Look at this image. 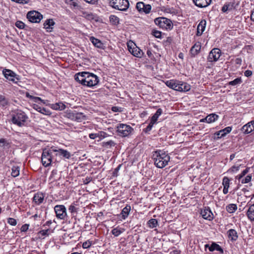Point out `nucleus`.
Instances as JSON below:
<instances>
[{
	"mask_svg": "<svg viewBox=\"0 0 254 254\" xmlns=\"http://www.w3.org/2000/svg\"><path fill=\"white\" fill-rule=\"evenodd\" d=\"M155 165L159 168L166 166L170 161V156L165 151L158 150L155 151L152 156Z\"/></svg>",
	"mask_w": 254,
	"mask_h": 254,
	"instance_id": "f257e3e1",
	"label": "nucleus"
},
{
	"mask_svg": "<svg viewBox=\"0 0 254 254\" xmlns=\"http://www.w3.org/2000/svg\"><path fill=\"white\" fill-rule=\"evenodd\" d=\"M110 6L121 11H126L129 7L128 0H109Z\"/></svg>",
	"mask_w": 254,
	"mask_h": 254,
	"instance_id": "f03ea898",
	"label": "nucleus"
},
{
	"mask_svg": "<svg viewBox=\"0 0 254 254\" xmlns=\"http://www.w3.org/2000/svg\"><path fill=\"white\" fill-rule=\"evenodd\" d=\"M27 119L28 117L25 113L20 111L12 116L11 120L14 124L19 127H22Z\"/></svg>",
	"mask_w": 254,
	"mask_h": 254,
	"instance_id": "7ed1b4c3",
	"label": "nucleus"
},
{
	"mask_svg": "<svg viewBox=\"0 0 254 254\" xmlns=\"http://www.w3.org/2000/svg\"><path fill=\"white\" fill-rule=\"evenodd\" d=\"M53 160H54V155L50 153L49 149L45 148L43 149L41 157L43 165L45 167L50 166Z\"/></svg>",
	"mask_w": 254,
	"mask_h": 254,
	"instance_id": "20e7f679",
	"label": "nucleus"
},
{
	"mask_svg": "<svg viewBox=\"0 0 254 254\" xmlns=\"http://www.w3.org/2000/svg\"><path fill=\"white\" fill-rule=\"evenodd\" d=\"M118 134L122 137H126L129 135L133 129L129 125L119 124L117 127Z\"/></svg>",
	"mask_w": 254,
	"mask_h": 254,
	"instance_id": "39448f33",
	"label": "nucleus"
},
{
	"mask_svg": "<svg viewBox=\"0 0 254 254\" xmlns=\"http://www.w3.org/2000/svg\"><path fill=\"white\" fill-rule=\"evenodd\" d=\"M75 80L84 86L89 87V72L83 71L76 73L74 75Z\"/></svg>",
	"mask_w": 254,
	"mask_h": 254,
	"instance_id": "423d86ee",
	"label": "nucleus"
},
{
	"mask_svg": "<svg viewBox=\"0 0 254 254\" xmlns=\"http://www.w3.org/2000/svg\"><path fill=\"white\" fill-rule=\"evenodd\" d=\"M65 117L71 120L81 122L86 119V116L81 112H77L75 111H67L65 113Z\"/></svg>",
	"mask_w": 254,
	"mask_h": 254,
	"instance_id": "0eeeda50",
	"label": "nucleus"
},
{
	"mask_svg": "<svg viewBox=\"0 0 254 254\" xmlns=\"http://www.w3.org/2000/svg\"><path fill=\"white\" fill-rule=\"evenodd\" d=\"M155 23L160 28L166 29H171L173 28V24L172 21L165 17H158L154 20Z\"/></svg>",
	"mask_w": 254,
	"mask_h": 254,
	"instance_id": "6e6552de",
	"label": "nucleus"
},
{
	"mask_svg": "<svg viewBox=\"0 0 254 254\" xmlns=\"http://www.w3.org/2000/svg\"><path fill=\"white\" fill-rule=\"evenodd\" d=\"M27 18L32 23H39L43 18V15L36 11H31L27 13Z\"/></svg>",
	"mask_w": 254,
	"mask_h": 254,
	"instance_id": "1a4fd4ad",
	"label": "nucleus"
},
{
	"mask_svg": "<svg viewBox=\"0 0 254 254\" xmlns=\"http://www.w3.org/2000/svg\"><path fill=\"white\" fill-rule=\"evenodd\" d=\"M54 210L58 218L64 220L67 216L66 209L63 205H57L54 207Z\"/></svg>",
	"mask_w": 254,
	"mask_h": 254,
	"instance_id": "9d476101",
	"label": "nucleus"
},
{
	"mask_svg": "<svg viewBox=\"0 0 254 254\" xmlns=\"http://www.w3.org/2000/svg\"><path fill=\"white\" fill-rule=\"evenodd\" d=\"M221 50L218 48H213L209 53L207 57L208 62H216L221 56Z\"/></svg>",
	"mask_w": 254,
	"mask_h": 254,
	"instance_id": "9b49d317",
	"label": "nucleus"
},
{
	"mask_svg": "<svg viewBox=\"0 0 254 254\" xmlns=\"http://www.w3.org/2000/svg\"><path fill=\"white\" fill-rule=\"evenodd\" d=\"M200 214L205 219L210 221L213 219V214L209 207H205L203 210H201Z\"/></svg>",
	"mask_w": 254,
	"mask_h": 254,
	"instance_id": "f8f14e48",
	"label": "nucleus"
},
{
	"mask_svg": "<svg viewBox=\"0 0 254 254\" xmlns=\"http://www.w3.org/2000/svg\"><path fill=\"white\" fill-rule=\"evenodd\" d=\"M44 194L41 192H38L34 194L32 198L33 202L37 205L43 203L44 199Z\"/></svg>",
	"mask_w": 254,
	"mask_h": 254,
	"instance_id": "ddd939ff",
	"label": "nucleus"
},
{
	"mask_svg": "<svg viewBox=\"0 0 254 254\" xmlns=\"http://www.w3.org/2000/svg\"><path fill=\"white\" fill-rule=\"evenodd\" d=\"M2 73L4 76L8 80L12 81L13 82H16L15 81V77L16 74L11 70L8 69H4L2 70Z\"/></svg>",
	"mask_w": 254,
	"mask_h": 254,
	"instance_id": "4468645a",
	"label": "nucleus"
},
{
	"mask_svg": "<svg viewBox=\"0 0 254 254\" xmlns=\"http://www.w3.org/2000/svg\"><path fill=\"white\" fill-rule=\"evenodd\" d=\"M128 49L129 52L134 56L136 57H141L143 53L138 47H135L131 48L129 45H127Z\"/></svg>",
	"mask_w": 254,
	"mask_h": 254,
	"instance_id": "2eb2a0df",
	"label": "nucleus"
},
{
	"mask_svg": "<svg viewBox=\"0 0 254 254\" xmlns=\"http://www.w3.org/2000/svg\"><path fill=\"white\" fill-rule=\"evenodd\" d=\"M90 80L88 81L89 87H93L98 84L99 82V77L95 74L89 72Z\"/></svg>",
	"mask_w": 254,
	"mask_h": 254,
	"instance_id": "dca6fc26",
	"label": "nucleus"
},
{
	"mask_svg": "<svg viewBox=\"0 0 254 254\" xmlns=\"http://www.w3.org/2000/svg\"><path fill=\"white\" fill-rule=\"evenodd\" d=\"M196 6L199 7H206L211 2V0H192Z\"/></svg>",
	"mask_w": 254,
	"mask_h": 254,
	"instance_id": "f3484780",
	"label": "nucleus"
},
{
	"mask_svg": "<svg viewBox=\"0 0 254 254\" xmlns=\"http://www.w3.org/2000/svg\"><path fill=\"white\" fill-rule=\"evenodd\" d=\"M232 130V127H228L225 128L221 129L214 133L215 135L217 136V138H221L222 137L225 136L227 134L231 132Z\"/></svg>",
	"mask_w": 254,
	"mask_h": 254,
	"instance_id": "a211bd4d",
	"label": "nucleus"
},
{
	"mask_svg": "<svg viewBox=\"0 0 254 254\" xmlns=\"http://www.w3.org/2000/svg\"><path fill=\"white\" fill-rule=\"evenodd\" d=\"M90 41L95 47L103 50L105 49V46L100 40L94 37H90Z\"/></svg>",
	"mask_w": 254,
	"mask_h": 254,
	"instance_id": "6ab92c4d",
	"label": "nucleus"
},
{
	"mask_svg": "<svg viewBox=\"0 0 254 254\" xmlns=\"http://www.w3.org/2000/svg\"><path fill=\"white\" fill-rule=\"evenodd\" d=\"M235 8L234 2H227L222 7L221 10L223 12L227 13L232 11Z\"/></svg>",
	"mask_w": 254,
	"mask_h": 254,
	"instance_id": "aec40b11",
	"label": "nucleus"
},
{
	"mask_svg": "<svg viewBox=\"0 0 254 254\" xmlns=\"http://www.w3.org/2000/svg\"><path fill=\"white\" fill-rule=\"evenodd\" d=\"M201 49L199 43H195L190 49V52L192 56L195 57L197 55Z\"/></svg>",
	"mask_w": 254,
	"mask_h": 254,
	"instance_id": "412c9836",
	"label": "nucleus"
},
{
	"mask_svg": "<svg viewBox=\"0 0 254 254\" xmlns=\"http://www.w3.org/2000/svg\"><path fill=\"white\" fill-rule=\"evenodd\" d=\"M206 25L205 20H201L197 26L196 35L199 36L201 35L203 32L204 31Z\"/></svg>",
	"mask_w": 254,
	"mask_h": 254,
	"instance_id": "4be33fe9",
	"label": "nucleus"
},
{
	"mask_svg": "<svg viewBox=\"0 0 254 254\" xmlns=\"http://www.w3.org/2000/svg\"><path fill=\"white\" fill-rule=\"evenodd\" d=\"M227 234L229 238L233 242L236 241L238 238L237 232L235 229H230L228 231Z\"/></svg>",
	"mask_w": 254,
	"mask_h": 254,
	"instance_id": "5701e85b",
	"label": "nucleus"
},
{
	"mask_svg": "<svg viewBox=\"0 0 254 254\" xmlns=\"http://www.w3.org/2000/svg\"><path fill=\"white\" fill-rule=\"evenodd\" d=\"M55 23L52 19H49L45 21L44 23V28L47 29V31H51L50 29H53V26Z\"/></svg>",
	"mask_w": 254,
	"mask_h": 254,
	"instance_id": "b1692460",
	"label": "nucleus"
},
{
	"mask_svg": "<svg viewBox=\"0 0 254 254\" xmlns=\"http://www.w3.org/2000/svg\"><path fill=\"white\" fill-rule=\"evenodd\" d=\"M180 92H187L190 89V86L186 82L179 81Z\"/></svg>",
	"mask_w": 254,
	"mask_h": 254,
	"instance_id": "393cba45",
	"label": "nucleus"
},
{
	"mask_svg": "<svg viewBox=\"0 0 254 254\" xmlns=\"http://www.w3.org/2000/svg\"><path fill=\"white\" fill-rule=\"evenodd\" d=\"M58 153L59 154L60 158L69 159L71 156L70 152L66 150L59 148V151H58Z\"/></svg>",
	"mask_w": 254,
	"mask_h": 254,
	"instance_id": "a878e982",
	"label": "nucleus"
},
{
	"mask_svg": "<svg viewBox=\"0 0 254 254\" xmlns=\"http://www.w3.org/2000/svg\"><path fill=\"white\" fill-rule=\"evenodd\" d=\"M254 130V128H253L252 125L250 122L248 123L246 125H244L241 128V130L244 133H249L251 132L253 130Z\"/></svg>",
	"mask_w": 254,
	"mask_h": 254,
	"instance_id": "bb28decb",
	"label": "nucleus"
},
{
	"mask_svg": "<svg viewBox=\"0 0 254 254\" xmlns=\"http://www.w3.org/2000/svg\"><path fill=\"white\" fill-rule=\"evenodd\" d=\"M209 250L210 252H213L215 250L219 251L221 254H223L224 251L222 248L217 244L213 242L209 248Z\"/></svg>",
	"mask_w": 254,
	"mask_h": 254,
	"instance_id": "cd10ccee",
	"label": "nucleus"
},
{
	"mask_svg": "<svg viewBox=\"0 0 254 254\" xmlns=\"http://www.w3.org/2000/svg\"><path fill=\"white\" fill-rule=\"evenodd\" d=\"M218 116L215 114H211L205 117V121L208 123L214 122L218 118Z\"/></svg>",
	"mask_w": 254,
	"mask_h": 254,
	"instance_id": "c85d7f7f",
	"label": "nucleus"
},
{
	"mask_svg": "<svg viewBox=\"0 0 254 254\" xmlns=\"http://www.w3.org/2000/svg\"><path fill=\"white\" fill-rule=\"evenodd\" d=\"M131 208L130 205H127L125 207H124L121 212L122 218L123 219H125L129 215V212L130 211Z\"/></svg>",
	"mask_w": 254,
	"mask_h": 254,
	"instance_id": "c756f323",
	"label": "nucleus"
},
{
	"mask_svg": "<svg viewBox=\"0 0 254 254\" xmlns=\"http://www.w3.org/2000/svg\"><path fill=\"white\" fill-rule=\"evenodd\" d=\"M34 108L39 112L46 115L50 114V111L45 108H42L38 105H34Z\"/></svg>",
	"mask_w": 254,
	"mask_h": 254,
	"instance_id": "7c9ffc66",
	"label": "nucleus"
},
{
	"mask_svg": "<svg viewBox=\"0 0 254 254\" xmlns=\"http://www.w3.org/2000/svg\"><path fill=\"white\" fill-rule=\"evenodd\" d=\"M247 216L251 221H254V204L250 206L247 211Z\"/></svg>",
	"mask_w": 254,
	"mask_h": 254,
	"instance_id": "2f4dec72",
	"label": "nucleus"
},
{
	"mask_svg": "<svg viewBox=\"0 0 254 254\" xmlns=\"http://www.w3.org/2000/svg\"><path fill=\"white\" fill-rule=\"evenodd\" d=\"M65 105L61 102L57 103L54 104H52V109L56 110H64L65 108Z\"/></svg>",
	"mask_w": 254,
	"mask_h": 254,
	"instance_id": "473e14b6",
	"label": "nucleus"
},
{
	"mask_svg": "<svg viewBox=\"0 0 254 254\" xmlns=\"http://www.w3.org/2000/svg\"><path fill=\"white\" fill-rule=\"evenodd\" d=\"M162 113V110L161 108L158 109L156 112L154 114V115L151 117L150 122L153 124H155L159 116L161 115Z\"/></svg>",
	"mask_w": 254,
	"mask_h": 254,
	"instance_id": "72a5a7b5",
	"label": "nucleus"
},
{
	"mask_svg": "<svg viewBox=\"0 0 254 254\" xmlns=\"http://www.w3.org/2000/svg\"><path fill=\"white\" fill-rule=\"evenodd\" d=\"M9 100L4 96L0 95V107H5L8 104Z\"/></svg>",
	"mask_w": 254,
	"mask_h": 254,
	"instance_id": "f704fd0d",
	"label": "nucleus"
},
{
	"mask_svg": "<svg viewBox=\"0 0 254 254\" xmlns=\"http://www.w3.org/2000/svg\"><path fill=\"white\" fill-rule=\"evenodd\" d=\"M20 167L19 166H13L11 168V175L13 177H16L19 175Z\"/></svg>",
	"mask_w": 254,
	"mask_h": 254,
	"instance_id": "c9c22d12",
	"label": "nucleus"
},
{
	"mask_svg": "<svg viewBox=\"0 0 254 254\" xmlns=\"http://www.w3.org/2000/svg\"><path fill=\"white\" fill-rule=\"evenodd\" d=\"M148 225L149 227L154 228L158 225V221L156 219H151L148 221Z\"/></svg>",
	"mask_w": 254,
	"mask_h": 254,
	"instance_id": "e433bc0d",
	"label": "nucleus"
},
{
	"mask_svg": "<svg viewBox=\"0 0 254 254\" xmlns=\"http://www.w3.org/2000/svg\"><path fill=\"white\" fill-rule=\"evenodd\" d=\"M237 208V205L235 204H230L226 208V210L230 213H233Z\"/></svg>",
	"mask_w": 254,
	"mask_h": 254,
	"instance_id": "4c0bfd02",
	"label": "nucleus"
},
{
	"mask_svg": "<svg viewBox=\"0 0 254 254\" xmlns=\"http://www.w3.org/2000/svg\"><path fill=\"white\" fill-rule=\"evenodd\" d=\"M177 80H170L166 81L165 83L169 88L174 89H175L174 86L177 82Z\"/></svg>",
	"mask_w": 254,
	"mask_h": 254,
	"instance_id": "58836bf2",
	"label": "nucleus"
},
{
	"mask_svg": "<svg viewBox=\"0 0 254 254\" xmlns=\"http://www.w3.org/2000/svg\"><path fill=\"white\" fill-rule=\"evenodd\" d=\"M109 19H110V22L114 25H116L119 23V21H120L119 18L115 15H110V16L109 17Z\"/></svg>",
	"mask_w": 254,
	"mask_h": 254,
	"instance_id": "ea45409f",
	"label": "nucleus"
},
{
	"mask_svg": "<svg viewBox=\"0 0 254 254\" xmlns=\"http://www.w3.org/2000/svg\"><path fill=\"white\" fill-rule=\"evenodd\" d=\"M116 145V143L113 140H109L108 141H104L102 143V146L104 147H111L114 146Z\"/></svg>",
	"mask_w": 254,
	"mask_h": 254,
	"instance_id": "a19ab883",
	"label": "nucleus"
},
{
	"mask_svg": "<svg viewBox=\"0 0 254 254\" xmlns=\"http://www.w3.org/2000/svg\"><path fill=\"white\" fill-rule=\"evenodd\" d=\"M58 151H59V149H57L54 146H52L49 149V151H50V153L54 155V158L55 157L59 156V154L58 153Z\"/></svg>",
	"mask_w": 254,
	"mask_h": 254,
	"instance_id": "79ce46f5",
	"label": "nucleus"
},
{
	"mask_svg": "<svg viewBox=\"0 0 254 254\" xmlns=\"http://www.w3.org/2000/svg\"><path fill=\"white\" fill-rule=\"evenodd\" d=\"M9 146V143L7 142L5 139H0V147L4 148L5 147L8 148Z\"/></svg>",
	"mask_w": 254,
	"mask_h": 254,
	"instance_id": "37998d69",
	"label": "nucleus"
},
{
	"mask_svg": "<svg viewBox=\"0 0 254 254\" xmlns=\"http://www.w3.org/2000/svg\"><path fill=\"white\" fill-rule=\"evenodd\" d=\"M222 185L224 187L229 188L230 180L227 177H224L222 181Z\"/></svg>",
	"mask_w": 254,
	"mask_h": 254,
	"instance_id": "c03bdc74",
	"label": "nucleus"
},
{
	"mask_svg": "<svg viewBox=\"0 0 254 254\" xmlns=\"http://www.w3.org/2000/svg\"><path fill=\"white\" fill-rule=\"evenodd\" d=\"M122 232L123 231H121V230L118 229L117 228H114L112 230V234L114 235L115 237L119 236Z\"/></svg>",
	"mask_w": 254,
	"mask_h": 254,
	"instance_id": "a18cd8bd",
	"label": "nucleus"
},
{
	"mask_svg": "<svg viewBox=\"0 0 254 254\" xmlns=\"http://www.w3.org/2000/svg\"><path fill=\"white\" fill-rule=\"evenodd\" d=\"M241 82L242 80L240 78H237L235 79L234 80L229 82V84L234 86L241 83Z\"/></svg>",
	"mask_w": 254,
	"mask_h": 254,
	"instance_id": "49530a36",
	"label": "nucleus"
},
{
	"mask_svg": "<svg viewBox=\"0 0 254 254\" xmlns=\"http://www.w3.org/2000/svg\"><path fill=\"white\" fill-rule=\"evenodd\" d=\"M144 7V3L142 2H138L136 3V7L139 11H142L143 7Z\"/></svg>",
	"mask_w": 254,
	"mask_h": 254,
	"instance_id": "de8ad7c7",
	"label": "nucleus"
},
{
	"mask_svg": "<svg viewBox=\"0 0 254 254\" xmlns=\"http://www.w3.org/2000/svg\"><path fill=\"white\" fill-rule=\"evenodd\" d=\"M152 35L157 38L161 39L162 35L161 32L160 31L157 30H153L152 32Z\"/></svg>",
	"mask_w": 254,
	"mask_h": 254,
	"instance_id": "09e8293b",
	"label": "nucleus"
},
{
	"mask_svg": "<svg viewBox=\"0 0 254 254\" xmlns=\"http://www.w3.org/2000/svg\"><path fill=\"white\" fill-rule=\"evenodd\" d=\"M49 229L47 230H41L39 232V235H41L42 237L47 236L49 235Z\"/></svg>",
	"mask_w": 254,
	"mask_h": 254,
	"instance_id": "8fccbe9b",
	"label": "nucleus"
},
{
	"mask_svg": "<svg viewBox=\"0 0 254 254\" xmlns=\"http://www.w3.org/2000/svg\"><path fill=\"white\" fill-rule=\"evenodd\" d=\"M151 6L150 4H144V7L142 10V11L145 13H149L151 10Z\"/></svg>",
	"mask_w": 254,
	"mask_h": 254,
	"instance_id": "3c124183",
	"label": "nucleus"
},
{
	"mask_svg": "<svg viewBox=\"0 0 254 254\" xmlns=\"http://www.w3.org/2000/svg\"><path fill=\"white\" fill-rule=\"evenodd\" d=\"M154 124L152 123V122H150L149 125L147 126V127L143 129V131L145 133H148L149 131H150L153 126Z\"/></svg>",
	"mask_w": 254,
	"mask_h": 254,
	"instance_id": "603ef678",
	"label": "nucleus"
},
{
	"mask_svg": "<svg viewBox=\"0 0 254 254\" xmlns=\"http://www.w3.org/2000/svg\"><path fill=\"white\" fill-rule=\"evenodd\" d=\"M15 26L17 28H18L20 29H22L24 28L25 24L21 21H17L15 23Z\"/></svg>",
	"mask_w": 254,
	"mask_h": 254,
	"instance_id": "864d4df0",
	"label": "nucleus"
},
{
	"mask_svg": "<svg viewBox=\"0 0 254 254\" xmlns=\"http://www.w3.org/2000/svg\"><path fill=\"white\" fill-rule=\"evenodd\" d=\"M92 245V242L90 241H87L84 242L82 244V247L83 249H88Z\"/></svg>",
	"mask_w": 254,
	"mask_h": 254,
	"instance_id": "5fc2aeb1",
	"label": "nucleus"
},
{
	"mask_svg": "<svg viewBox=\"0 0 254 254\" xmlns=\"http://www.w3.org/2000/svg\"><path fill=\"white\" fill-rule=\"evenodd\" d=\"M68 210L71 213H74L77 212V208L72 204L69 206Z\"/></svg>",
	"mask_w": 254,
	"mask_h": 254,
	"instance_id": "6e6d98bb",
	"label": "nucleus"
},
{
	"mask_svg": "<svg viewBox=\"0 0 254 254\" xmlns=\"http://www.w3.org/2000/svg\"><path fill=\"white\" fill-rule=\"evenodd\" d=\"M252 180V176L250 175L247 176V177L242 180V183L245 184L249 183Z\"/></svg>",
	"mask_w": 254,
	"mask_h": 254,
	"instance_id": "4d7b16f0",
	"label": "nucleus"
},
{
	"mask_svg": "<svg viewBox=\"0 0 254 254\" xmlns=\"http://www.w3.org/2000/svg\"><path fill=\"white\" fill-rule=\"evenodd\" d=\"M249 168H247L246 169L243 170V171L241 173L240 175L238 176V179L240 180L241 178H242L244 176L246 175V174H247L249 172Z\"/></svg>",
	"mask_w": 254,
	"mask_h": 254,
	"instance_id": "13d9d810",
	"label": "nucleus"
},
{
	"mask_svg": "<svg viewBox=\"0 0 254 254\" xmlns=\"http://www.w3.org/2000/svg\"><path fill=\"white\" fill-rule=\"evenodd\" d=\"M7 222L12 226H15L17 224L16 220L12 218H9Z\"/></svg>",
	"mask_w": 254,
	"mask_h": 254,
	"instance_id": "bf43d9fd",
	"label": "nucleus"
},
{
	"mask_svg": "<svg viewBox=\"0 0 254 254\" xmlns=\"http://www.w3.org/2000/svg\"><path fill=\"white\" fill-rule=\"evenodd\" d=\"M239 169V166H233L231 168H230L228 172H234L235 171H237Z\"/></svg>",
	"mask_w": 254,
	"mask_h": 254,
	"instance_id": "052dcab7",
	"label": "nucleus"
},
{
	"mask_svg": "<svg viewBox=\"0 0 254 254\" xmlns=\"http://www.w3.org/2000/svg\"><path fill=\"white\" fill-rule=\"evenodd\" d=\"M97 134H99V136L98 137L100 138V139H101L103 138H105L107 136V134L104 132V131H101L100 132L97 133Z\"/></svg>",
	"mask_w": 254,
	"mask_h": 254,
	"instance_id": "680f3d73",
	"label": "nucleus"
},
{
	"mask_svg": "<svg viewBox=\"0 0 254 254\" xmlns=\"http://www.w3.org/2000/svg\"><path fill=\"white\" fill-rule=\"evenodd\" d=\"M13 1H15L17 3H21V4H26L28 3L29 0H12Z\"/></svg>",
	"mask_w": 254,
	"mask_h": 254,
	"instance_id": "e2e57ef3",
	"label": "nucleus"
},
{
	"mask_svg": "<svg viewBox=\"0 0 254 254\" xmlns=\"http://www.w3.org/2000/svg\"><path fill=\"white\" fill-rule=\"evenodd\" d=\"M29 228V225L25 224L24 225H23L20 229V230L21 232H26L28 230Z\"/></svg>",
	"mask_w": 254,
	"mask_h": 254,
	"instance_id": "0e129e2a",
	"label": "nucleus"
},
{
	"mask_svg": "<svg viewBox=\"0 0 254 254\" xmlns=\"http://www.w3.org/2000/svg\"><path fill=\"white\" fill-rule=\"evenodd\" d=\"M32 100L35 102H38L39 101H41V102H43L44 104L45 103L43 100H42L41 98L38 97L34 96Z\"/></svg>",
	"mask_w": 254,
	"mask_h": 254,
	"instance_id": "69168bd1",
	"label": "nucleus"
},
{
	"mask_svg": "<svg viewBox=\"0 0 254 254\" xmlns=\"http://www.w3.org/2000/svg\"><path fill=\"white\" fill-rule=\"evenodd\" d=\"M121 166V165H119L117 168H116L113 172V176L114 177H117L118 176V173L119 170H120V168Z\"/></svg>",
	"mask_w": 254,
	"mask_h": 254,
	"instance_id": "338daca9",
	"label": "nucleus"
},
{
	"mask_svg": "<svg viewBox=\"0 0 254 254\" xmlns=\"http://www.w3.org/2000/svg\"><path fill=\"white\" fill-rule=\"evenodd\" d=\"M85 17L89 20L94 19V15L92 13H86Z\"/></svg>",
	"mask_w": 254,
	"mask_h": 254,
	"instance_id": "774afa93",
	"label": "nucleus"
}]
</instances>
